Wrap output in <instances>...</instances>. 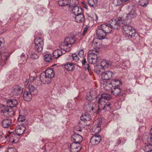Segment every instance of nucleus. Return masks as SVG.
<instances>
[{
    "mask_svg": "<svg viewBox=\"0 0 152 152\" xmlns=\"http://www.w3.org/2000/svg\"><path fill=\"white\" fill-rule=\"evenodd\" d=\"M121 23L123 25L122 30L124 34L126 37L133 38L135 40H136V42L134 40V42L138 43L139 42L140 38L134 28L129 25L130 23H127L125 20H123Z\"/></svg>",
    "mask_w": 152,
    "mask_h": 152,
    "instance_id": "nucleus-1",
    "label": "nucleus"
},
{
    "mask_svg": "<svg viewBox=\"0 0 152 152\" xmlns=\"http://www.w3.org/2000/svg\"><path fill=\"white\" fill-rule=\"evenodd\" d=\"M111 96L107 93L102 94L100 98H99L98 101L99 104L98 109L97 110V113H99L100 110L106 112L110 110L111 108V104L110 102H106L104 101V99L110 100L111 98Z\"/></svg>",
    "mask_w": 152,
    "mask_h": 152,
    "instance_id": "nucleus-2",
    "label": "nucleus"
},
{
    "mask_svg": "<svg viewBox=\"0 0 152 152\" xmlns=\"http://www.w3.org/2000/svg\"><path fill=\"white\" fill-rule=\"evenodd\" d=\"M75 41L74 37H67L65 39L64 42H62L60 45V48L66 52L69 51L71 49L73 44Z\"/></svg>",
    "mask_w": 152,
    "mask_h": 152,
    "instance_id": "nucleus-3",
    "label": "nucleus"
},
{
    "mask_svg": "<svg viewBox=\"0 0 152 152\" xmlns=\"http://www.w3.org/2000/svg\"><path fill=\"white\" fill-rule=\"evenodd\" d=\"M35 49L38 52H41L42 50L44 45V41L40 37H36L34 40Z\"/></svg>",
    "mask_w": 152,
    "mask_h": 152,
    "instance_id": "nucleus-4",
    "label": "nucleus"
},
{
    "mask_svg": "<svg viewBox=\"0 0 152 152\" xmlns=\"http://www.w3.org/2000/svg\"><path fill=\"white\" fill-rule=\"evenodd\" d=\"M0 112L3 113L4 115L6 117L12 116L14 113L13 111L9 110V109L2 104H0Z\"/></svg>",
    "mask_w": 152,
    "mask_h": 152,
    "instance_id": "nucleus-5",
    "label": "nucleus"
},
{
    "mask_svg": "<svg viewBox=\"0 0 152 152\" xmlns=\"http://www.w3.org/2000/svg\"><path fill=\"white\" fill-rule=\"evenodd\" d=\"M122 18L121 17H118L116 19H113L110 21L109 25L111 28L118 29L120 27V22L122 21Z\"/></svg>",
    "mask_w": 152,
    "mask_h": 152,
    "instance_id": "nucleus-6",
    "label": "nucleus"
},
{
    "mask_svg": "<svg viewBox=\"0 0 152 152\" xmlns=\"http://www.w3.org/2000/svg\"><path fill=\"white\" fill-rule=\"evenodd\" d=\"M97 52H90L88 56V61L91 64H94L97 61Z\"/></svg>",
    "mask_w": 152,
    "mask_h": 152,
    "instance_id": "nucleus-7",
    "label": "nucleus"
},
{
    "mask_svg": "<svg viewBox=\"0 0 152 152\" xmlns=\"http://www.w3.org/2000/svg\"><path fill=\"white\" fill-rule=\"evenodd\" d=\"M102 78L104 82L106 83L104 88L105 89L112 91V89L114 87L112 83L113 80L111 78H105V77H102Z\"/></svg>",
    "mask_w": 152,
    "mask_h": 152,
    "instance_id": "nucleus-8",
    "label": "nucleus"
},
{
    "mask_svg": "<svg viewBox=\"0 0 152 152\" xmlns=\"http://www.w3.org/2000/svg\"><path fill=\"white\" fill-rule=\"evenodd\" d=\"M95 105L94 103L86 102L84 104L83 109L86 112L94 113L95 112V111H94L95 110Z\"/></svg>",
    "mask_w": 152,
    "mask_h": 152,
    "instance_id": "nucleus-9",
    "label": "nucleus"
},
{
    "mask_svg": "<svg viewBox=\"0 0 152 152\" xmlns=\"http://www.w3.org/2000/svg\"><path fill=\"white\" fill-rule=\"evenodd\" d=\"M107 34L99 26H98L96 31V36L97 38L99 40L103 39L106 38Z\"/></svg>",
    "mask_w": 152,
    "mask_h": 152,
    "instance_id": "nucleus-10",
    "label": "nucleus"
},
{
    "mask_svg": "<svg viewBox=\"0 0 152 152\" xmlns=\"http://www.w3.org/2000/svg\"><path fill=\"white\" fill-rule=\"evenodd\" d=\"M101 136L98 134H95L91 138L90 142L91 144L94 145H98L101 141Z\"/></svg>",
    "mask_w": 152,
    "mask_h": 152,
    "instance_id": "nucleus-11",
    "label": "nucleus"
},
{
    "mask_svg": "<svg viewBox=\"0 0 152 152\" xmlns=\"http://www.w3.org/2000/svg\"><path fill=\"white\" fill-rule=\"evenodd\" d=\"M136 13L135 11L132 10H131L126 16L125 19L123 20H125L127 23H130L132 21L131 19L136 16Z\"/></svg>",
    "mask_w": 152,
    "mask_h": 152,
    "instance_id": "nucleus-12",
    "label": "nucleus"
},
{
    "mask_svg": "<svg viewBox=\"0 0 152 152\" xmlns=\"http://www.w3.org/2000/svg\"><path fill=\"white\" fill-rule=\"evenodd\" d=\"M71 152H78L81 149L80 143L76 142L72 143L70 145Z\"/></svg>",
    "mask_w": 152,
    "mask_h": 152,
    "instance_id": "nucleus-13",
    "label": "nucleus"
},
{
    "mask_svg": "<svg viewBox=\"0 0 152 152\" xmlns=\"http://www.w3.org/2000/svg\"><path fill=\"white\" fill-rule=\"evenodd\" d=\"M112 65V62L106 60H102L101 61L100 65H99V67H102L104 69L110 67Z\"/></svg>",
    "mask_w": 152,
    "mask_h": 152,
    "instance_id": "nucleus-14",
    "label": "nucleus"
},
{
    "mask_svg": "<svg viewBox=\"0 0 152 152\" xmlns=\"http://www.w3.org/2000/svg\"><path fill=\"white\" fill-rule=\"evenodd\" d=\"M26 129L25 125L23 124L18 125L15 131L17 135L20 136L23 134Z\"/></svg>",
    "mask_w": 152,
    "mask_h": 152,
    "instance_id": "nucleus-15",
    "label": "nucleus"
},
{
    "mask_svg": "<svg viewBox=\"0 0 152 152\" xmlns=\"http://www.w3.org/2000/svg\"><path fill=\"white\" fill-rule=\"evenodd\" d=\"M71 140L73 142L80 143L83 140V137L80 134L75 133L71 137Z\"/></svg>",
    "mask_w": 152,
    "mask_h": 152,
    "instance_id": "nucleus-16",
    "label": "nucleus"
},
{
    "mask_svg": "<svg viewBox=\"0 0 152 152\" xmlns=\"http://www.w3.org/2000/svg\"><path fill=\"white\" fill-rule=\"evenodd\" d=\"M96 92L95 90H91L87 94L86 97V99L89 101H93L96 96Z\"/></svg>",
    "mask_w": 152,
    "mask_h": 152,
    "instance_id": "nucleus-17",
    "label": "nucleus"
},
{
    "mask_svg": "<svg viewBox=\"0 0 152 152\" xmlns=\"http://www.w3.org/2000/svg\"><path fill=\"white\" fill-rule=\"evenodd\" d=\"M99 26V28H101L107 34L110 33L112 31L111 28L107 23H104Z\"/></svg>",
    "mask_w": 152,
    "mask_h": 152,
    "instance_id": "nucleus-18",
    "label": "nucleus"
},
{
    "mask_svg": "<svg viewBox=\"0 0 152 152\" xmlns=\"http://www.w3.org/2000/svg\"><path fill=\"white\" fill-rule=\"evenodd\" d=\"M23 88L18 85H16L14 87L12 91V94L15 95L20 94L23 91Z\"/></svg>",
    "mask_w": 152,
    "mask_h": 152,
    "instance_id": "nucleus-19",
    "label": "nucleus"
},
{
    "mask_svg": "<svg viewBox=\"0 0 152 152\" xmlns=\"http://www.w3.org/2000/svg\"><path fill=\"white\" fill-rule=\"evenodd\" d=\"M7 107L11 108L15 107L17 104V102L15 99H8L7 101Z\"/></svg>",
    "mask_w": 152,
    "mask_h": 152,
    "instance_id": "nucleus-20",
    "label": "nucleus"
},
{
    "mask_svg": "<svg viewBox=\"0 0 152 152\" xmlns=\"http://www.w3.org/2000/svg\"><path fill=\"white\" fill-rule=\"evenodd\" d=\"M72 12L74 15H75L83 14V10L81 7L76 5L73 7L72 10Z\"/></svg>",
    "mask_w": 152,
    "mask_h": 152,
    "instance_id": "nucleus-21",
    "label": "nucleus"
},
{
    "mask_svg": "<svg viewBox=\"0 0 152 152\" xmlns=\"http://www.w3.org/2000/svg\"><path fill=\"white\" fill-rule=\"evenodd\" d=\"M70 0H59L58 4L60 7H69L70 6Z\"/></svg>",
    "mask_w": 152,
    "mask_h": 152,
    "instance_id": "nucleus-22",
    "label": "nucleus"
},
{
    "mask_svg": "<svg viewBox=\"0 0 152 152\" xmlns=\"http://www.w3.org/2000/svg\"><path fill=\"white\" fill-rule=\"evenodd\" d=\"M40 76H54L55 73L53 70L51 69H46L45 72L42 73Z\"/></svg>",
    "mask_w": 152,
    "mask_h": 152,
    "instance_id": "nucleus-23",
    "label": "nucleus"
},
{
    "mask_svg": "<svg viewBox=\"0 0 152 152\" xmlns=\"http://www.w3.org/2000/svg\"><path fill=\"white\" fill-rule=\"evenodd\" d=\"M33 94L28 91H24L23 97L24 99L26 101H30L32 98Z\"/></svg>",
    "mask_w": 152,
    "mask_h": 152,
    "instance_id": "nucleus-24",
    "label": "nucleus"
},
{
    "mask_svg": "<svg viewBox=\"0 0 152 152\" xmlns=\"http://www.w3.org/2000/svg\"><path fill=\"white\" fill-rule=\"evenodd\" d=\"M39 52H34L32 51H30L28 53L27 56L28 57H30L32 59H37L39 57Z\"/></svg>",
    "mask_w": 152,
    "mask_h": 152,
    "instance_id": "nucleus-25",
    "label": "nucleus"
},
{
    "mask_svg": "<svg viewBox=\"0 0 152 152\" xmlns=\"http://www.w3.org/2000/svg\"><path fill=\"white\" fill-rule=\"evenodd\" d=\"M54 77H39L40 80L44 84H48L50 83L51 79Z\"/></svg>",
    "mask_w": 152,
    "mask_h": 152,
    "instance_id": "nucleus-26",
    "label": "nucleus"
},
{
    "mask_svg": "<svg viewBox=\"0 0 152 152\" xmlns=\"http://www.w3.org/2000/svg\"><path fill=\"white\" fill-rule=\"evenodd\" d=\"M121 91L120 87H114L112 89L111 93L115 96H117L120 94Z\"/></svg>",
    "mask_w": 152,
    "mask_h": 152,
    "instance_id": "nucleus-27",
    "label": "nucleus"
},
{
    "mask_svg": "<svg viewBox=\"0 0 152 152\" xmlns=\"http://www.w3.org/2000/svg\"><path fill=\"white\" fill-rule=\"evenodd\" d=\"M11 123V121L10 119H5L2 121V125L3 127L7 128L10 127Z\"/></svg>",
    "mask_w": 152,
    "mask_h": 152,
    "instance_id": "nucleus-28",
    "label": "nucleus"
},
{
    "mask_svg": "<svg viewBox=\"0 0 152 152\" xmlns=\"http://www.w3.org/2000/svg\"><path fill=\"white\" fill-rule=\"evenodd\" d=\"M91 116L90 114L87 113H86L82 115L80 117V119L84 121H89L91 119Z\"/></svg>",
    "mask_w": 152,
    "mask_h": 152,
    "instance_id": "nucleus-29",
    "label": "nucleus"
},
{
    "mask_svg": "<svg viewBox=\"0 0 152 152\" xmlns=\"http://www.w3.org/2000/svg\"><path fill=\"white\" fill-rule=\"evenodd\" d=\"M75 19V21L78 23H81L83 21L85 20V18L83 14H78L76 15Z\"/></svg>",
    "mask_w": 152,
    "mask_h": 152,
    "instance_id": "nucleus-30",
    "label": "nucleus"
},
{
    "mask_svg": "<svg viewBox=\"0 0 152 152\" xmlns=\"http://www.w3.org/2000/svg\"><path fill=\"white\" fill-rule=\"evenodd\" d=\"M62 51L59 49L55 50L53 53V56L54 58H57L60 57L62 54Z\"/></svg>",
    "mask_w": 152,
    "mask_h": 152,
    "instance_id": "nucleus-31",
    "label": "nucleus"
},
{
    "mask_svg": "<svg viewBox=\"0 0 152 152\" xmlns=\"http://www.w3.org/2000/svg\"><path fill=\"white\" fill-rule=\"evenodd\" d=\"M28 88L29 91V92L32 94L33 95H34L37 94V92L36 89L33 86L30 85L28 87Z\"/></svg>",
    "mask_w": 152,
    "mask_h": 152,
    "instance_id": "nucleus-32",
    "label": "nucleus"
},
{
    "mask_svg": "<svg viewBox=\"0 0 152 152\" xmlns=\"http://www.w3.org/2000/svg\"><path fill=\"white\" fill-rule=\"evenodd\" d=\"M65 68L68 71H72L74 68V65L73 63H69L65 66Z\"/></svg>",
    "mask_w": 152,
    "mask_h": 152,
    "instance_id": "nucleus-33",
    "label": "nucleus"
},
{
    "mask_svg": "<svg viewBox=\"0 0 152 152\" xmlns=\"http://www.w3.org/2000/svg\"><path fill=\"white\" fill-rule=\"evenodd\" d=\"M104 68L100 67H99V65L97 66V68L95 70V72L98 75H101L102 76H103L102 74L104 72Z\"/></svg>",
    "mask_w": 152,
    "mask_h": 152,
    "instance_id": "nucleus-34",
    "label": "nucleus"
},
{
    "mask_svg": "<svg viewBox=\"0 0 152 152\" xmlns=\"http://www.w3.org/2000/svg\"><path fill=\"white\" fill-rule=\"evenodd\" d=\"M91 45L95 51H96V49H99L101 47L100 42H96L95 41H93Z\"/></svg>",
    "mask_w": 152,
    "mask_h": 152,
    "instance_id": "nucleus-35",
    "label": "nucleus"
},
{
    "mask_svg": "<svg viewBox=\"0 0 152 152\" xmlns=\"http://www.w3.org/2000/svg\"><path fill=\"white\" fill-rule=\"evenodd\" d=\"M112 82H114V87H120L122 84V82L118 79H115L114 80H113Z\"/></svg>",
    "mask_w": 152,
    "mask_h": 152,
    "instance_id": "nucleus-36",
    "label": "nucleus"
},
{
    "mask_svg": "<svg viewBox=\"0 0 152 152\" xmlns=\"http://www.w3.org/2000/svg\"><path fill=\"white\" fill-rule=\"evenodd\" d=\"M148 3V0H140L139 1V4L140 5L144 7L147 6Z\"/></svg>",
    "mask_w": 152,
    "mask_h": 152,
    "instance_id": "nucleus-37",
    "label": "nucleus"
},
{
    "mask_svg": "<svg viewBox=\"0 0 152 152\" xmlns=\"http://www.w3.org/2000/svg\"><path fill=\"white\" fill-rule=\"evenodd\" d=\"M97 0H88V2L89 5L92 7H94L97 4Z\"/></svg>",
    "mask_w": 152,
    "mask_h": 152,
    "instance_id": "nucleus-38",
    "label": "nucleus"
},
{
    "mask_svg": "<svg viewBox=\"0 0 152 152\" xmlns=\"http://www.w3.org/2000/svg\"><path fill=\"white\" fill-rule=\"evenodd\" d=\"M144 151L145 152H152V145L149 144L146 145L145 147Z\"/></svg>",
    "mask_w": 152,
    "mask_h": 152,
    "instance_id": "nucleus-39",
    "label": "nucleus"
},
{
    "mask_svg": "<svg viewBox=\"0 0 152 152\" xmlns=\"http://www.w3.org/2000/svg\"><path fill=\"white\" fill-rule=\"evenodd\" d=\"M115 72L110 71L105 72L102 74L103 76L107 75V76H112L115 75Z\"/></svg>",
    "mask_w": 152,
    "mask_h": 152,
    "instance_id": "nucleus-40",
    "label": "nucleus"
},
{
    "mask_svg": "<svg viewBox=\"0 0 152 152\" xmlns=\"http://www.w3.org/2000/svg\"><path fill=\"white\" fill-rule=\"evenodd\" d=\"M94 132L96 133L99 132L101 130V126L99 124L95 125L94 126Z\"/></svg>",
    "mask_w": 152,
    "mask_h": 152,
    "instance_id": "nucleus-41",
    "label": "nucleus"
},
{
    "mask_svg": "<svg viewBox=\"0 0 152 152\" xmlns=\"http://www.w3.org/2000/svg\"><path fill=\"white\" fill-rule=\"evenodd\" d=\"M10 55L9 53L6 52L2 54L1 57L4 61H7Z\"/></svg>",
    "mask_w": 152,
    "mask_h": 152,
    "instance_id": "nucleus-42",
    "label": "nucleus"
},
{
    "mask_svg": "<svg viewBox=\"0 0 152 152\" xmlns=\"http://www.w3.org/2000/svg\"><path fill=\"white\" fill-rule=\"evenodd\" d=\"M44 58L45 61L49 62L51 60L52 56L50 55L47 54L44 55Z\"/></svg>",
    "mask_w": 152,
    "mask_h": 152,
    "instance_id": "nucleus-43",
    "label": "nucleus"
},
{
    "mask_svg": "<svg viewBox=\"0 0 152 152\" xmlns=\"http://www.w3.org/2000/svg\"><path fill=\"white\" fill-rule=\"evenodd\" d=\"M72 57L73 60L75 62H77L79 59V57L76 54L74 53L72 54Z\"/></svg>",
    "mask_w": 152,
    "mask_h": 152,
    "instance_id": "nucleus-44",
    "label": "nucleus"
},
{
    "mask_svg": "<svg viewBox=\"0 0 152 152\" xmlns=\"http://www.w3.org/2000/svg\"><path fill=\"white\" fill-rule=\"evenodd\" d=\"M25 117L24 115H20L18 119V121L19 122H23L25 120Z\"/></svg>",
    "mask_w": 152,
    "mask_h": 152,
    "instance_id": "nucleus-45",
    "label": "nucleus"
},
{
    "mask_svg": "<svg viewBox=\"0 0 152 152\" xmlns=\"http://www.w3.org/2000/svg\"><path fill=\"white\" fill-rule=\"evenodd\" d=\"M78 55L80 57H83L84 55V52L83 49H81L78 53Z\"/></svg>",
    "mask_w": 152,
    "mask_h": 152,
    "instance_id": "nucleus-46",
    "label": "nucleus"
},
{
    "mask_svg": "<svg viewBox=\"0 0 152 152\" xmlns=\"http://www.w3.org/2000/svg\"><path fill=\"white\" fill-rule=\"evenodd\" d=\"M7 152H17V151L15 148H10L8 149Z\"/></svg>",
    "mask_w": 152,
    "mask_h": 152,
    "instance_id": "nucleus-47",
    "label": "nucleus"
},
{
    "mask_svg": "<svg viewBox=\"0 0 152 152\" xmlns=\"http://www.w3.org/2000/svg\"><path fill=\"white\" fill-rule=\"evenodd\" d=\"M21 59L23 61H26L27 59L26 58V57L25 56V54L23 53L21 56Z\"/></svg>",
    "mask_w": 152,
    "mask_h": 152,
    "instance_id": "nucleus-48",
    "label": "nucleus"
},
{
    "mask_svg": "<svg viewBox=\"0 0 152 152\" xmlns=\"http://www.w3.org/2000/svg\"><path fill=\"white\" fill-rule=\"evenodd\" d=\"M130 63L128 61H125L124 63H123V64L122 65V66L126 67L127 68H129V66Z\"/></svg>",
    "mask_w": 152,
    "mask_h": 152,
    "instance_id": "nucleus-49",
    "label": "nucleus"
},
{
    "mask_svg": "<svg viewBox=\"0 0 152 152\" xmlns=\"http://www.w3.org/2000/svg\"><path fill=\"white\" fill-rule=\"evenodd\" d=\"M147 141L149 143H152V134L148 136L147 138Z\"/></svg>",
    "mask_w": 152,
    "mask_h": 152,
    "instance_id": "nucleus-50",
    "label": "nucleus"
},
{
    "mask_svg": "<svg viewBox=\"0 0 152 152\" xmlns=\"http://www.w3.org/2000/svg\"><path fill=\"white\" fill-rule=\"evenodd\" d=\"M88 28V27L86 26L84 28L82 35L84 36L86 33L87 30Z\"/></svg>",
    "mask_w": 152,
    "mask_h": 152,
    "instance_id": "nucleus-51",
    "label": "nucleus"
},
{
    "mask_svg": "<svg viewBox=\"0 0 152 152\" xmlns=\"http://www.w3.org/2000/svg\"><path fill=\"white\" fill-rule=\"evenodd\" d=\"M35 80V77H29L28 80L29 83L32 82L33 80Z\"/></svg>",
    "mask_w": 152,
    "mask_h": 152,
    "instance_id": "nucleus-52",
    "label": "nucleus"
},
{
    "mask_svg": "<svg viewBox=\"0 0 152 152\" xmlns=\"http://www.w3.org/2000/svg\"><path fill=\"white\" fill-rule=\"evenodd\" d=\"M98 17L96 14H94L93 15V20H94L96 21H97V20H98Z\"/></svg>",
    "mask_w": 152,
    "mask_h": 152,
    "instance_id": "nucleus-53",
    "label": "nucleus"
},
{
    "mask_svg": "<svg viewBox=\"0 0 152 152\" xmlns=\"http://www.w3.org/2000/svg\"><path fill=\"white\" fill-rule=\"evenodd\" d=\"M83 65H85L86 63V59L85 58H83L82 61H81Z\"/></svg>",
    "mask_w": 152,
    "mask_h": 152,
    "instance_id": "nucleus-54",
    "label": "nucleus"
},
{
    "mask_svg": "<svg viewBox=\"0 0 152 152\" xmlns=\"http://www.w3.org/2000/svg\"><path fill=\"white\" fill-rule=\"evenodd\" d=\"M117 5L118 6H120L123 3L121 1H120L119 0H117Z\"/></svg>",
    "mask_w": 152,
    "mask_h": 152,
    "instance_id": "nucleus-55",
    "label": "nucleus"
},
{
    "mask_svg": "<svg viewBox=\"0 0 152 152\" xmlns=\"http://www.w3.org/2000/svg\"><path fill=\"white\" fill-rule=\"evenodd\" d=\"M85 65V68L86 70H88V71L89 72V66H88V65L87 64H86Z\"/></svg>",
    "mask_w": 152,
    "mask_h": 152,
    "instance_id": "nucleus-56",
    "label": "nucleus"
},
{
    "mask_svg": "<svg viewBox=\"0 0 152 152\" xmlns=\"http://www.w3.org/2000/svg\"><path fill=\"white\" fill-rule=\"evenodd\" d=\"M121 143V140L120 138H119V139L118 140V141L117 142V144L118 145L120 144Z\"/></svg>",
    "mask_w": 152,
    "mask_h": 152,
    "instance_id": "nucleus-57",
    "label": "nucleus"
},
{
    "mask_svg": "<svg viewBox=\"0 0 152 152\" xmlns=\"http://www.w3.org/2000/svg\"><path fill=\"white\" fill-rule=\"evenodd\" d=\"M29 82H28V80L27 79L26 80L25 82V85H27L28 84Z\"/></svg>",
    "mask_w": 152,
    "mask_h": 152,
    "instance_id": "nucleus-58",
    "label": "nucleus"
},
{
    "mask_svg": "<svg viewBox=\"0 0 152 152\" xmlns=\"http://www.w3.org/2000/svg\"><path fill=\"white\" fill-rule=\"evenodd\" d=\"M15 71L17 73H19L20 72V70L18 69H16Z\"/></svg>",
    "mask_w": 152,
    "mask_h": 152,
    "instance_id": "nucleus-59",
    "label": "nucleus"
},
{
    "mask_svg": "<svg viewBox=\"0 0 152 152\" xmlns=\"http://www.w3.org/2000/svg\"><path fill=\"white\" fill-rule=\"evenodd\" d=\"M83 6L85 8L87 9H88V6L87 5H86V4H84Z\"/></svg>",
    "mask_w": 152,
    "mask_h": 152,
    "instance_id": "nucleus-60",
    "label": "nucleus"
},
{
    "mask_svg": "<svg viewBox=\"0 0 152 152\" xmlns=\"http://www.w3.org/2000/svg\"><path fill=\"white\" fill-rule=\"evenodd\" d=\"M119 0V1H121L123 3L125 2L126 1H127L126 0Z\"/></svg>",
    "mask_w": 152,
    "mask_h": 152,
    "instance_id": "nucleus-61",
    "label": "nucleus"
},
{
    "mask_svg": "<svg viewBox=\"0 0 152 152\" xmlns=\"http://www.w3.org/2000/svg\"><path fill=\"white\" fill-rule=\"evenodd\" d=\"M77 131H79L81 132V131L82 130H81V129L80 128L79 129H77Z\"/></svg>",
    "mask_w": 152,
    "mask_h": 152,
    "instance_id": "nucleus-62",
    "label": "nucleus"
},
{
    "mask_svg": "<svg viewBox=\"0 0 152 152\" xmlns=\"http://www.w3.org/2000/svg\"><path fill=\"white\" fill-rule=\"evenodd\" d=\"M3 134L2 132L0 131V136H1Z\"/></svg>",
    "mask_w": 152,
    "mask_h": 152,
    "instance_id": "nucleus-63",
    "label": "nucleus"
},
{
    "mask_svg": "<svg viewBox=\"0 0 152 152\" xmlns=\"http://www.w3.org/2000/svg\"><path fill=\"white\" fill-rule=\"evenodd\" d=\"M2 42H1L0 41V45L2 43Z\"/></svg>",
    "mask_w": 152,
    "mask_h": 152,
    "instance_id": "nucleus-64",
    "label": "nucleus"
}]
</instances>
